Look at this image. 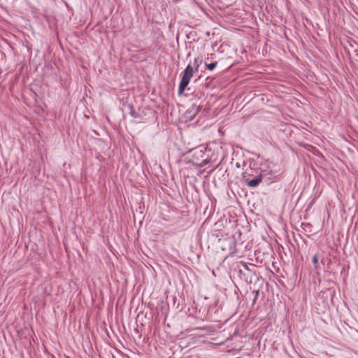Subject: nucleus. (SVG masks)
I'll return each mask as SVG.
<instances>
[{"label": "nucleus", "instance_id": "nucleus-1", "mask_svg": "<svg viewBox=\"0 0 358 358\" xmlns=\"http://www.w3.org/2000/svg\"><path fill=\"white\" fill-rule=\"evenodd\" d=\"M194 69L193 67L188 64L185 71L182 73V79L180 80L179 87H178V94H182L188 84L189 83L191 78L193 76Z\"/></svg>", "mask_w": 358, "mask_h": 358}, {"label": "nucleus", "instance_id": "nucleus-2", "mask_svg": "<svg viewBox=\"0 0 358 358\" xmlns=\"http://www.w3.org/2000/svg\"><path fill=\"white\" fill-rule=\"evenodd\" d=\"M248 170H245L242 173V177L244 180L245 183L250 187H257L262 181L263 174L262 171H260L259 173L253 178L250 179L248 177Z\"/></svg>", "mask_w": 358, "mask_h": 358}, {"label": "nucleus", "instance_id": "nucleus-3", "mask_svg": "<svg viewBox=\"0 0 358 358\" xmlns=\"http://www.w3.org/2000/svg\"><path fill=\"white\" fill-rule=\"evenodd\" d=\"M199 110V107L195 104L193 103L191 107L186 110L185 113V118L188 120H192L194 118V117L196 115L197 113Z\"/></svg>", "mask_w": 358, "mask_h": 358}, {"label": "nucleus", "instance_id": "nucleus-4", "mask_svg": "<svg viewBox=\"0 0 358 358\" xmlns=\"http://www.w3.org/2000/svg\"><path fill=\"white\" fill-rule=\"evenodd\" d=\"M128 108H129V110H130L129 113H130L131 116V117H134V118L137 117H138V114H137V113L135 111L134 106H133L132 105L129 104V105H128Z\"/></svg>", "mask_w": 358, "mask_h": 358}, {"label": "nucleus", "instance_id": "nucleus-5", "mask_svg": "<svg viewBox=\"0 0 358 358\" xmlns=\"http://www.w3.org/2000/svg\"><path fill=\"white\" fill-rule=\"evenodd\" d=\"M207 68L208 70L210 71H213L215 69V68L216 67L217 64V62H213V63H210V64H208L206 62H205Z\"/></svg>", "mask_w": 358, "mask_h": 358}, {"label": "nucleus", "instance_id": "nucleus-6", "mask_svg": "<svg viewBox=\"0 0 358 358\" xmlns=\"http://www.w3.org/2000/svg\"><path fill=\"white\" fill-rule=\"evenodd\" d=\"M313 263L314 264L315 268L317 269V265H318V257L317 255H315L313 257Z\"/></svg>", "mask_w": 358, "mask_h": 358}, {"label": "nucleus", "instance_id": "nucleus-7", "mask_svg": "<svg viewBox=\"0 0 358 358\" xmlns=\"http://www.w3.org/2000/svg\"><path fill=\"white\" fill-rule=\"evenodd\" d=\"M254 172H256V173H257V174L259 173L258 170H253V169H250V171H248V173L247 174L248 177L250 178V176H253Z\"/></svg>", "mask_w": 358, "mask_h": 358}, {"label": "nucleus", "instance_id": "nucleus-8", "mask_svg": "<svg viewBox=\"0 0 358 358\" xmlns=\"http://www.w3.org/2000/svg\"><path fill=\"white\" fill-rule=\"evenodd\" d=\"M201 63V60L199 58H196L194 59V66H196V70H197L199 64Z\"/></svg>", "mask_w": 358, "mask_h": 358}, {"label": "nucleus", "instance_id": "nucleus-9", "mask_svg": "<svg viewBox=\"0 0 358 358\" xmlns=\"http://www.w3.org/2000/svg\"><path fill=\"white\" fill-rule=\"evenodd\" d=\"M203 164H207V162L206 160L203 161Z\"/></svg>", "mask_w": 358, "mask_h": 358}]
</instances>
